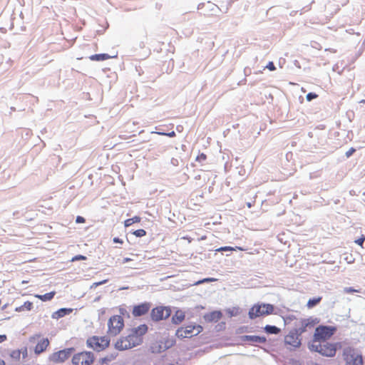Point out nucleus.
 <instances>
[{
  "mask_svg": "<svg viewBox=\"0 0 365 365\" xmlns=\"http://www.w3.org/2000/svg\"><path fill=\"white\" fill-rule=\"evenodd\" d=\"M308 348L312 351L318 352L322 356L328 357L334 356L336 351V345L330 344L327 341L318 343L309 342L308 344Z\"/></svg>",
  "mask_w": 365,
  "mask_h": 365,
  "instance_id": "f257e3e1",
  "label": "nucleus"
},
{
  "mask_svg": "<svg viewBox=\"0 0 365 365\" xmlns=\"http://www.w3.org/2000/svg\"><path fill=\"white\" fill-rule=\"evenodd\" d=\"M274 306L271 304H256L249 310L250 319H254L262 316L269 315L274 312Z\"/></svg>",
  "mask_w": 365,
  "mask_h": 365,
  "instance_id": "f03ea898",
  "label": "nucleus"
},
{
  "mask_svg": "<svg viewBox=\"0 0 365 365\" xmlns=\"http://www.w3.org/2000/svg\"><path fill=\"white\" fill-rule=\"evenodd\" d=\"M336 329L331 326H319L316 328L313 340L311 342L318 343L327 341L335 333Z\"/></svg>",
  "mask_w": 365,
  "mask_h": 365,
  "instance_id": "7ed1b4c3",
  "label": "nucleus"
},
{
  "mask_svg": "<svg viewBox=\"0 0 365 365\" xmlns=\"http://www.w3.org/2000/svg\"><path fill=\"white\" fill-rule=\"evenodd\" d=\"M87 346L96 351H101L108 347L110 339L107 336H93L86 341Z\"/></svg>",
  "mask_w": 365,
  "mask_h": 365,
  "instance_id": "20e7f679",
  "label": "nucleus"
},
{
  "mask_svg": "<svg viewBox=\"0 0 365 365\" xmlns=\"http://www.w3.org/2000/svg\"><path fill=\"white\" fill-rule=\"evenodd\" d=\"M343 358L346 364L364 365L362 355L356 354L355 349L349 346L344 349Z\"/></svg>",
  "mask_w": 365,
  "mask_h": 365,
  "instance_id": "39448f33",
  "label": "nucleus"
},
{
  "mask_svg": "<svg viewBox=\"0 0 365 365\" xmlns=\"http://www.w3.org/2000/svg\"><path fill=\"white\" fill-rule=\"evenodd\" d=\"M202 327L197 324H189L185 327H180L176 331V336L178 338H190L194 336L198 335L202 331Z\"/></svg>",
  "mask_w": 365,
  "mask_h": 365,
  "instance_id": "423d86ee",
  "label": "nucleus"
},
{
  "mask_svg": "<svg viewBox=\"0 0 365 365\" xmlns=\"http://www.w3.org/2000/svg\"><path fill=\"white\" fill-rule=\"evenodd\" d=\"M123 326L124 322L123 317L119 315H114L108 320V332L110 335L115 336L120 333Z\"/></svg>",
  "mask_w": 365,
  "mask_h": 365,
  "instance_id": "0eeeda50",
  "label": "nucleus"
},
{
  "mask_svg": "<svg viewBox=\"0 0 365 365\" xmlns=\"http://www.w3.org/2000/svg\"><path fill=\"white\" fill-rule=\"evenodd\" d=\"M316 324V320L312 318L302 319L295 322V328L294 329L301 335L304 332L311 331Z\"/></svg>",
  "mask_w": 365,
  "mask_h": 365,
  "instance_id": "6e6552de",
  "label": "nucleus"
},
{
  "mask_svg": "<svg viewBox=\"0 0 365 365\" xmlns=\"http://www.w3.org/2000/svg\"><path fill=\"white\" fill-rule=\"evenodd\" d=\"M94 361V355L91 351L76 354L72 359L73 365H91Z\"/></svg>",
  "mask_w": 365,
  "mask_h": 365,
  "instance_id": "1a4fd4ad",
  "label": "nucleus"
},
{
  "mask_svg": "<svg viewBox=\"0 0 365 365\" xmlns=\"http://www.w3.org/2000/svg\"><path fill=\"white\" fill-rule=\"evenodd\" d=\"M172 311L169 307H157L152 309L150 317L154 322H159L168 319L171 315Z\"/></svg>",
  "mask_w": 365,
  "mask_h": 365,
  "instance_id": "9d476101",
  "label": "nucleus"
},
{
  "mask_svg": "<svg viewBox=\"0 0 365 365\" xmlns=\"http://www.w3.org/2000/svg\"><path fill=\"white\" fill-rule=\"evenodd\" d=\"M73 348L65 349L52 354L49 356V359L53 362H63L71 355Z\"/></svg>",
  "mask_w": 365,
  "mask_h": 365,
  "instance_id": "9b49d317",
  "label": "nucleus"
},
{
  "mask_svg": "<svg viewBox=\"0 0 365 365\" xmlns=\"http://www.w3.org/2000/svg\"><path fill=\"white\" fill-rule=\"evenodd\" d=\"M299 334L293 329L285 336V344H289L294 348H298L301 345V339H299Z\"/></svg>",
  "mask_w": 365,
  "mask_h": 365,
  "instance_id": "f8f14e48",
  "label": "nucleus"
},
{
  "mask_svg": "<svg viewBox=\"0 0 365 365\" xmlns=\"http://www.w3.org/2000/svg\"><path fill=\"white\" fill-rule=\"evenodd\" d=\"M204 8H205V9L203 10L204 15L216 14L217 11L220 9L219 7L216 4H215L210 1H207L206 4L200 3L197 6L198 10H202Z\"/></svg>",
  "mask_w": 365,
  "mask_h": 365,
  "instance_id": "ddd939ff",
  "label": "nucleus"
},
{
  "mask_svg": "<svg viewBox=\"0 0 365 365\" xmlns=\"http://www.w3.org/2000/svg\"><path fill=\"white\" fill-rule=\"evenodd\" d=\"M151 307V303L143 302L133 307L132 314L134 317H141L148 312Z\"/></svg>",
  "mask_w": 365,
  "mask_h": 365,
  "instance_id": "4468645a",
  "label": "nucleus"
},
{
  "mask_svg": "<svg viewBox=\"0 0 365 365\" xmlns=\"http://www.w3.org/2000/svg\"><path fill=\"white\" fill-rule=\"evenodd\" d=\"M128 343L130 345V348L136 346L142 343V338H139L138 336L135 334L133 331L130 330V332L124 337Z\"/></svg>",
  "mask_w": 365,
  "mask_h": 365,
  "instance_id": "2eb2a0df",
  "label": "nucleus"
},
{
  "mask_svg": "<svg viewBox=\"0 0 365 365\" xmlns=\"http://www.w3.org/2000/svg\"><path fill=\"white\" fill-rule=\"evenodd\" d=\"M242 341H249L252 343H259L262 344L266 342L267 339L264 336H252V335H244L241 336Z\"/></svg>",
  "mask_w": 365,
  "mask_h": 365,
  "instance_id": "dca6fc26",
  "label": "nucleus"
},
{
  "mask_svg": "<svg viewBox=\"0 0 365 365\" xmlns=\"http://www.w3.org/2000/svg\"><path fill=\"white\" fill-rule=\"evenodd\" d=\"M48 345H49V340L47 338L41 339L37 343V344L34 349L35 354H41L46 349V348L48 347Z\"/></svg>",
  "mask_w": 365,
  "mask_h": 365,
  "instance_id": "f3484780",
  "label": "nucleus"
},
{
  "mask_svg": "<svg viewBox=\"0 0 365 365\" xmlns=\"http://www.w3.org/2000/svg\"><path fill=\"white\" fill-rule=\"evenodd\" d=\"M72 312L73 309L71 308H61L56 312H53L51 317L53 319H58L61 317L70 314Z\"/></svg>",
  "mask_w": 365,
  "mask_h": 365,
  "instance_id": "a211bd4d",
  "label": "nucleus"
},
{
  "mask_svg": "<svg viewBox=\"0 0 365 365\" xmlns=\"http://www.w3.org/2000/svg\"><path fill=\"white\" fill-rule=\"evenodd\" d=\"M115 348L119 351H123L128 349H130V345L128 344L124 337H121L116 341V343L115 344Z\"/></svg>",
  "mask_w": 365,
  "mask_h": 365,
  "instance_id": "6ab92c4d",
  "label": "nucleus"
},
{
  "mask_svg": "<svg viewBox=\"0 0 365 365\" xmlns=\"http://www.w3.org/2000/svg\"><path fill=\"white\" fill-rule=\"evenodd\" d=\"M185 319V314L181 310H177L175 314L172 317V322L174 324H180Z\"/></svg>",
  "mask_w": 365,
  "mask_h": 365,
  "instance_id": "aec40b11",
  "label": "nucleus"
},
{
  "mask_svg": "<svg viewBox=\"0 0 365 365\" xmlns=\"http://www.w3.org/2000/svg\"><path fill=\"white\" fill-rule=\"evenodd\" d=\"M131 331L138 336L139 338H142V336L148 331V326L146 324H141L136 328L132 329Z\"/></svg>",
  "mask_w": 365,
  "mask_h": 365,
  "instance_id": "412c9836",
  "label": "nucleus"
},
{
  "mask_svg": "<svg viewBox=\"0 0 365 365\" xmlns=\"http://www.w3.org/2000/svg\"><path fill=\"white\" fill-rule=\"evenodd\" d=\"M117 356L118 353L116 351H114L100 359L98 362L101 365H103L105 364H107L108 362H110L111 361L114 360Z\"/></svg>",
  "mask_w": 365,
  "mask_h": 365,
  "instance_id": "4be33fe9",
  "label": "nucleus"
},
{
  "mask_svg": "<svg viewBox=\"0 0 365 365\" xmlns=\"http://www.w3.org/2000/svg\"><path fill=\"white\" fill-rule=\"evenodd\" d=\"M222 317V314L220 312H212L208 314L205 316V318L207 321L212 322V321H218Z\"/></svg>",
  "mask_w": 365,
  "mask_h": 365,
  "instance_id": "5701e85b",
  "label": "nucleus"
},
{
  "mask_svg": "<svg viewBox=\"0 0 365 365\" xmlns=\"http://www.w3.org/2000/svg\"><path fill=\"white\" fill-rule=\"evenodd\" d=\"M111 56L107 53L94 54L89 57L91 61H103L110 58Z\"/></svg>",
  "mask_w": 365,
  "mask_h": 365,
  "instance_id": "b1692460",
  "label": "nucleus"
},
{
  "mask_svg": "<svg viewBox=\"0 0 365 365\" xmlns=\"http://www.w3.org/2000/svg\"><path fill=\"white\" fill-rule=\"evenodd\" d=\"M264 329L268 334H278L280 332V329L274 325H266Z\"/></svg>",
  "mask_w": 365,
  "mask_h": 365,
  "instance_id": "393cba45",
  "label": "nucleus"
},
{
  "mask_svg": "<svg viewBox=\"0 0 365 365\" xmlns=\"http://www.w3.org/2000/svg\"><path fill=\"white\" fill-rule=\"evenodd\" d=\"M322 299L321 297L309 299L307 304V307L309 309L314 307L322 301Z\"/></svg>",
  "mask_w": 365,
  "mask_h": 365,
  "instance_id": "a878e982",
  "label": "nucleus"
},
{
  "mask_svg": "<svg viewBox=\"0 0 365 365\" xmlns=\"http://www.w3.org/2000/svg\"><path fill=\"white\" fill-rule=\"evenodd\" d=\"M54 295H55V292H51L46 293L43 295L37 294V295H36V297L37 298L40 299L41 300H42L43 302H47V301L52 299L53 298Z\"/></svg>",
  "mask_w": 365,
  "mask_h": 365,
  "instance_id": "bb28decb",
  "label": "nucleus"
},
{
  "mask_svg": "<svg viewBox=\"0 0 365 365\" xmlns=\"http://www.w3.org/2000/svg\"><path fill=\"white\" fill-rule=\"evenodd\" d=\"M140 221V217L138 216H135L132 218L127 219L125 220V227H129L132 225L133 223L139 222Z\"/></svg>",
  "mask_w": 365,
  "mask_h": 365,
  "instance_id": "cd10ccee",
  "label": "nucleus"
},
{
  "mask_svg": "<svg viewBox=\"0 0 365 365\" xmlns=\"http://www.w3.org/2000/svg\"><path fill=\"white\" fill-rule=\"evenodd\" d=\"M32 307H33V304L31 302L27 301V302H24V304L22 306L16 308V310L18 312H21L24 309L30 311L32 309Z\"/></svg>",
  "mask_w": 365,
  "mask_h": 365,
  "instance_id": "c85d7f7f",
  "label": "nucleus"
},
{
  "mask_svg": "<svg viewBox=\"0 0 365 365\" xmlns=\"http://www.w3.org/2000/svg\"><path fill=\"white\" fill-rule=\"evenodd\" d=\"M237 249L240 250H243V249L240 247H236L235 248H234L232 247L225 246V247H220L219 249L217 250V251H218V252L233 251V250H235Z\"/></svg>",
  "mask_w": 365,
  "mask_h": 365,
  "instance_id": "c756f323",
  "label": "nucleus"
},
{
  "mask_svg": "<svg viewBox=\"0 0 365 365\" xmlns=\"http://www.w3.org/2000/svg\"><path fill=\"white\" fill-rule=\"evenodd\" d=\"M10 356L15 360H19L21 356V351L19 349L14 350L11 352Z\"/></svg>",
  "mask_w": 365,
  "mask_h": 365,
  "instance_id": "7c9ffc66",
  "label": "nucleus"
},
{
  "mask_svg": "<svg viewBox=\"0 0 365 365\" xmlns=\"http://www.w3.org/2000/svg\"><path fill=\"white\" fill-rule=\"evenodd\" d=\"M133 235H135L136 237H141L146 235V232L143 229H139L133 232Z\"/></svg>",
  "mask_w": 365,
  "mask_h": 365,
  "instance_id": "2f4dec72",
  "label": "nucleus"
},
{
  "mask_svg": "<svg viewBox=\"0 0 365 365\" xmlns=\"http://www.w3.org/2000/svg\"><path fill=\"white\" fill-rule=\"evenodd\" d=\"M344 292L346 294L349 293H355V292H360V290L356 289L354 287H344Z\"/></svg>",
  "mask_w": 365,
  "mask_h": 365,
  "instance_id": "473e14b6",
  "label": "nucleus"
},
{
  "mask_svg": "<svg viewBox=\"0 0 365 365\" xmlns=\"http://www.w3.org/2000/svg\"><path fill=\"white\" fill-rule=\"evenodd\" d=\"M318 97V95L316 94L315 93H309L307 96H306V98H307V101H312L313 99H315Z\"/></svg>",
  "mask_w": 365,
  "mask_h": 365,
  "instance_id": "72a5a7b5",
  "label": "nucleus"
},
{
  "mask_svg": "<svg viewBox=\"0 0 365 365\" xmlns=\"http://www.w3.org/2000/svg\"><path fill=\"white\" fill-rule=\"evenodd\" d=\"M87 259V257L84 255H76L74 256L71 261L72 262H75V261H78V260H86Z\"/></svg>",
  "mask_w": 365,
  "mask_h": 365,
  "instance_id": "f704fd0d",
  "label": "nucleus"
},
{
  "mask_svg": "<svg viewBox=\"0 0 365 365\" xmlns=\"http://www.w3.org/2000/svg\"><path fill=\"white\" fill-rule=\"evenodd\" d=\"M206 159H207V156L204 153H201V154L198 155L196 158V160L198 162H200V163L204 162Z\"/></svg>",
  "mask_w": 365,
  "mask_h": 365,
  "instance_id": "c9c22d12",
  "label": "nucleus"
},
{
  "mask_svg": "<svg viewBox=\"0 0 365 365\" xmlns=\"http://www.w3.org/2000/svg\"><path fill=\"white\" fill-rule=\"evenodd\" d=\"M356 151V150L354 148H351L349 150H347L345 153V155L346 158L351 157L354 153Z\"/></svg>",
  "mask_w": 365,
  "mask_h": 365,
  "instance_id": "e433bc0d",
  "label": "nucleus"
},
{
  "mask_svg": "<svg viewBox=\"0 0 365 365\" xmlns=\"http://www.w3.org/2000/svg\"><path fill=\"white\" fill-rule=\"evenodd\" d=\"M269 71H274L276 69L275 66L273 62L270 61L266 66Z\"/></svg>",
  "mask_w": 365,
  "mask_h": 365,
  "instance_id": "4c0bfd02",
  "label": "nucleus"
},
{
  "mask_svg": "<svg viewBox=\"0 0 365 365\" xmlns=\"http://www.w3.org/2000/svg\"><path fill=\"white\" fill-rule=\"evenodd\" d=\"M216 280L217 279L215 278H205V279H203L202 280L197 282V284H201V283H203L205 282H215Z\"/></svg>",
  "mask_w": 365,
  "mask_h": 365,
  "instance_id": "58836bf2",
  "label": "nucleus"
},
{
  "mask_svg": "<svg viewBox=\"0 0 365 365\" xmlns=\"http://www.w3.org/2000/svg\"><path fill=\"white\" fill-rule=\"evenodd\" d=\"M41 337V334H35L29 338L30 342H34L36 339H39Z\"/></svg>",
  "mask_w": 365,
  "mask_h": 365,
  "instance_id": "ea45409f",
  "label": "nucleus"
},
{
  "mask_svg": "<svg viewBox=\"0 0 365 365\" xmlns=\"http://www.w3.org/2000/svg\"><path fill=\"white\" fill-rule=\"evenodd\" d=\"M365 241V237L364 236H362L361 237H360L359 239L356 240L355 241V242L359 245H362L364 244Z\"/></svg>",
  "mask_w": 365,
  "mask_h": 365,
  "instance_id": "a19ab883",
  "label": "nucleus"
},
{
  "mask_svg": "<svg viewBox=\"0 0 365 365\" xmlns=\"http://www.w3.org/2000/svg\"><path fill=\"white\" fill-rule=\"evenodd\" d=\"M76 223H83L85 222V218L81 216H78L76 219Z\"/></svg>",
  "mask_w": 365,
  "mask_h": 365,
  "instance_id": "79ce46f5",
  "label": "nucleus"
},
{
  "mask_svg": "<svg viewBox=\"0 0 365 365\" xmlns=\"http://www.w3.org/2000/svg\"><path fill=\"white\" fill-rule=\"evenodd\" d=\"M107 281H108L107 279H105V280H103V281H101V282H96V283L93 284V286L98 287L99 285H101V284H103L106 283Z\"/></svg>",
  "mask_w": 365,
  "mask_h": 365,
  "instance_id": "37998d69",
  "label": "nucleus"
},
{
  "mask_svg": "<svg viewBox=\"0 0 365 365\" xmlns=\"http://www.w3.org/2000/svg\"><path fill=\"white\" fill-rule=\"evenodd\" d=\"M7 339V336L6 334H1L0 335V343H2L5 341Z\"/></svg>",
  "mask_w": 365,
  "mask_h": 365,
  "instance_id": "c03bdc74",
  "label": "nucleus"
},
{
  "mask_svg": "<svg viewBox=\"0 0 365 365\" xmlns=\"http://www.w3.org/2000/svg\"><path fill=\"white\" fill-rule=\"evenodd\" d=\"M113 242L115 243H123V240L120 239L119 237H114L113 238Z\"/></svg>",
  "mask_w": 365,
  "mask_h": 365,
  "instance_id": "a18cd8bd",
  "label": "nucleus"
},
{
  "mask_svg": "<svg viewBox=\"0 0 365 365\" xmlns=\"http://www.w3.org/2000/svg\"><path fill=\"white\" fill-rule=\"evenodd\" d=\"M166 136H168V137H170V138L175 137V131H171L170 133H168L166 134Z\"/></svg>",
  "mask_w": 365,
  "mask_h": 365,
  "instance_id": "49530a36",
  "label": "nucleus"
},
{
  "mask_svg": "<svg viewBox=\"0 0 365 365\" xmlns=\"http://www.w3.org/2000/svg\"><path fill=\"white\" fill-rule=\"evenodd\" d=\"M131 261V259L130 258H128V257H125L123 259V263L125 264L126 262H128Z\"/></svg>",
  "mask_w": 365,
  "mask_h": 365,
  "instance_id": "de8ad7c7",
  "label": "nucleus"
},
{
  "mask_svg": "<svg viewBox=\"0 0 365 365\" xmlns=\"http://www.w3.org/2000/svg\"><path fill=\"white\" fill-rule=\"evenodd\" d=\"M157 133H158V135H165V136H166V134H167L168 133H165V132H158Z\"/></svg>",
  "mask_w": 365,
  "mask_h": 365,
  "instance_id": "09e8293b",
  "label": "nucleus"
},
{
  "mask_svg": "<svg viewBox=\"0 0 365 365\" xmlns=\"http://www.w3.org/2000/svg\"><path fill=\"white\" fill-rule=\"evenodd\" d=\"M293 319H295V317L293 315H291L287 318V319L292 320Z\"/></svg>",
  "mask_w": 365,
  "mask_h": 365,
  "instance_id": "8fccbe9b",
  "label": "nucleus"
},
{
  "mask_svg": "<svg viewBox=\"0 0 365 365\" xmlns=\"http://www.w3.org/2000/svg\"><path fill=\"white\" fill-rule=\"evenodd\" d=\"M0 365H6L4 361L1 359H0Z\"/></svg>",
  "mask_w": 365,
  "mask_h": 365,
  "instance_id": "3c124183",
  "label": "nucleus"
},
{
  "mask_svg": "<svg viewBox=\"0 0 365 365\" xmlns=\"http://www.w3.org/2000/svg\"><path fill=\"white\" fill-rule=\"evenodd\" d=\"M26 356H27V351H26V349H25V351L23 352V356L25 357Z\"/></svg>",
  "mask_w": 365,
  "mask_h": 365,
  "instance_id": "603ef678",
  "label": "nucleus"
},
{
  "mask_svg": "<svg viewBox=\"0 0 365 365\" xmlns=\"http://www.w3.org/2000/svg\"><path fill=\"white\" fill-rule=\"evenodd\" d=\"M6 306H7V304L4 305V306L1 307V309H2V310L5 309L6 308Z\"/></svg>",
  "mask_w": 365,
  "mask_h": 365,
  "instance_id": "864d4df0",
  "label": "nucleus"
},
{
  "mask_svg": "<svg viewBox=\"0 0 365 365\" xmlns=\"http://www.w3.org/2000/svg\"><path fill=\"white\" fill-rule=\"evenodd\" d=\"M247 207H251V206H252V205H251V203H250V202H247Z\"/></svg>",
  "mask_w": 365,
  "mask_h": 365,
  "instance_id": "5fc2aeb1",
  "label": "nucleus"
},
{
  "mask_svg": "<svg viewBox=\"0 0 365 365\" xmlns=\"http://www.w3.org/2000/svg\"><path fill=\"white\" fill-rule=\"evenodd\" d=\"M360 103H365V100H361V101H360Z\"/></svg>",
  "mask_w": 365,
  "mask_h": 365,
  "instance_id": "6e6d98bb",
  "label": "nucleus"
},
{
  "mask_svg": "<svg viewBox=\"0 0 365 365\" xmlns=\"http://www.w3.org/2000/svg\"><path fill=\"white\" fill-rule=\"evenodd\" d=\"M128 287H123V288H120V289H127Z\"/></svg>",
  "mask_w": 365,
  "mask_h": 365,
  "instance_id": "4d7b16f0",
  "label": "nucleus"
}]
</instances>
